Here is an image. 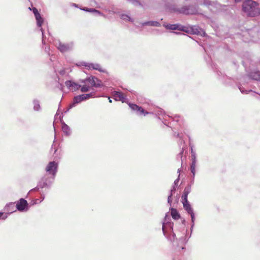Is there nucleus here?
I'll return each mask as SVG.
<instances>
[{
    "label": "nucleus",
    "instance_id": "f257e3e1",
    "mask_svg": "<svg viewBox=\"0 0 260 260\" xmlns=\"http://www.w3.org/2000/svg\"><path fill=\"white\" fill-rule=\"evenodd\" d=\"M67 87L73 91L80 90L82 92H86L93 89V87H100V83L96 84L95 82H64Z\"/></svg>",
    "mask_w": 260,
    "mask_h": 260
},
{
    "label": "nucleus",
    "instance_id": "f03ea898",
    "mask_svg": "<svg viewBox=\"0 0 260 260\" xmlns=\"http://www.w3.org/2000/svg\"><path fill=\"white\" fill-rule=\"evenodd\" d=\"M242 8L247 15L254 17L260 14V9L258 8V4L252 0H244Z\"/></svg>",
    "mask_w": 260,
    "mask_h": 260
},
{
    "label": "nucleus",
    "instance_id": "7ed1b4c3",
    "mask_svg": "<svg viewBox=\"0 0 260 260\" xmlns=\"http://www.w3.org/2000/svg\"><path fill=\"white\" fill-rule=\"evenodd\" d=\"M175 11L184 15H194L198 13V9L196 7L189 5L184 6L180 8H176L175 9Z\"/></svg>",
    "mask_w": 260,
    "mask_h": 260
},
{
    "label": "nucleus",
    "instance_id": "20e7f679",
    "mask_svg": "<svg viewBox=\"0 0 260 260\" xmlns=\"http://www.w3.org/2000/svg\"><path fill=\"white\" fill-rule=\"evenodd\" d=\"M76 66L77 67L84 66L86 69L88 70H94L99 71L100 72H105L106 71L102 69L100 64L98 63H93L87 62L85 61H80L76 63Z\"/></svg>",
    "mask_w": 260,
    "mask_h": 260
},
{
    "label": "nucleus",
    "instance_id": "39448f33",
    "mask_svg": "<svg viewBox=\"0 0 260 260\" xmlns=\"http://www.w3.org/2000/svg\"><path fill=\"white\" fill-rule=\"evenodd\" d=\"M57 163L55 161H51L49 162L46 168V171L49 174L51 175L52 178L55 177V176L57 171Z\"/></svg>",
    "mask_w": 260,
    "mask_h": 260
},
{
    "label": "nucleus",
    "instance_id": "423d86ee",
    "mask_svg": "<svg viewBox=\"0 0 260 260\" xmlns=\"http://www.w3.org/2000/svg\"><path fill=\"white\" fill-rule=\"evenodd\" d=\"M94 92H91L90 93L83 94L75 96L73 99V104L80 103L81 102L94 97Z\"/></svg>",
    "mask_w": 260,
    "mask_h": 260
},
{
    "label": "nucleus",
    "instance_id": "0eeeda50",
    "mask_svg": "<svg viewBox=\"0 0 260 260\" xmlns=\"http://www.w3.org/2000/svg\"><path fill=\"white\" fill-rule=\"evenodd\" d=\"M35 16L36 19L37 20V23L38 26L39 27H41L40 30L41 31L42 34V43H44L45 37H44V30H43V28L41 27L42 24L43 23L44 20L42 18L40 14L36 15Z\"/></svg>",
    "mask_w": 260,
    "mask_h": 260
},
{
    "label": "nucleus",
    "instance_id": "6e6552de",
    "mask_svg": "<svg viewBox=\"0 0 260 260\" xmlns=\"http://www.w3.org/2000/svg\"><path fill=\"white\" fill-rule=\"evenodd\" d=\"M72 44H65L59 42L58 45L57 46V48L61 52H64L72 49Z\"/></svg>",
    "mask_w": 260,
    "mask_h": 260
},
{
    "label": "nucleus",
    "instance_id": "1a4fd4ad",
    "mask_svg": "<svg viewBox=\"0 0 260 260\" xmlns=\"http://www.w3.org/2000/svg\"><path fill=\"white\" fill-rule=\"evenodd\" d=\"M190 30L192 31L193 34L201 35V36H205V32L203 31L200 27L198 26L194 25L191 26L190 27Z\"/></svg>",
    "mask_w": 260,
    "mask_h": 260
},
{
    "label": "nucleus",
    "instance_id": "9d476101",
    "mask_svg": "<svg viewBox=\"0 0 260 260\" xmlns=\"http://www.w3.org/2000/svg\"><path fill=\"white\" fill-rule=\"evenodd\" d=\"M27 202L25 200L21 199L16 204L17 209L19 211H23L27 207Z\"/></svg>",
    "mask_w": 260,
    "mask_h": 260
},
{
    "label": "nucleus",
    "instance_id": "9b49d317",
    "mask_svg": "<svg viewBox=\"0 0 260 260\" xmlns=\"http://www.w3.org/2000/svg\"><path fill=\"white\" fill-rule=\"evenodd\" d=\"M164 27H165L168 29H171V30H182L183 27L178 24H164L163 25Z\"/></svg>",
    "mask_w": 260,
    "mask_h": 260
},
{
    "label": "nucleus",
    "instance_id": "f8f14e48",
    "mask_svg": "<svg viewBox=\"0 0 260 260\" xmlns=\"http://www.w3.org/2000/svg\"><path fill=\"white\" fill-rule=\"evenodd\" d=\"M129 106L131 108L132 110L134 111H137L140 112L142 114H146L148 113L147 111H145L141 107H139L136 104H129Z\"/></svg>",
    "mask_w": 260,
    "mask_h": 260
},
{
    "label": "nucleus",
    "instance_id": "ddd939ff",
    "mask_svg": "<svg viewBox=\"0 0 260 260\" xmlns=\"http://www.w3.org/2000/svg\"><path fill=\"white\" fill-rule=\"evenodd\" d=\"M248 76L250 79L255 81H260V72L258 71H255L250 73L248 75Z\"/></svg>",
    "mask_w": 260,
    "mask_h": 260
},
{
    "label": "nucleus",
    "instance_id": "4468645a",
    "mask_svg": "<svg viewBox=\"0 0 260 260\" xmlns=\"http://www.w3.org/2000/svg\"><path fill=\"white\" fill-rule=\"evenodd\" d=\"M142 26H151L159 27L161 26L160 23L156 21H148L141 23Z\"/></svg>",
    "mask_w": 260,
    "mask_h": 260
},
{
    "label": "nucleus",
    "instance_id": "2eb2a0df",
    "mask_svg": "<svg viewBox=\"0 0 260 260\" xmlns=\"http://www.w3.org/2000/svg\"><path fill=\"white\" fill-rule=\"evenodd\" d=\"M114 96L117 100L121 101L122 102L125 99V95L121 92L116 91Z\"/></svg>",
    "mask_w": 260,
    "mask_h": 260
},
{
    "label": "nucleus",
    "instance_id": "dca6fc26",
    "mask_svg": "<svg viewBox=\"0 0 260 260\" xmlns=\"http://www.w3.org/2000/svg\"><path fill=\"white\" fill-rule=\"evenodd\" d=\"M190 187L187 186L184 188L183 192V194L181 197L182 201L187 200V196H188V194L190 193Z\"/></svg>",
    "mask_w": 260,
    "mask_h": 260
},
{
    "label": "nucleus",
    "instance_id": "f3484780",
    "mask_svg": "<svg viewBox=\"0 0 260 260\" xmlns=\"http://www.w3.org/2000/svg\"><path fill=\"white\" fill-rule=\"evenodd\" d=\"M171 215L174 219L177 220L180 218V215L176 209L171 208Z\"/></svg>",
    "mask_w": 260,
    "mask_h": 260
},
{
    "label": "nucleus",
    "instance_id": "a211bd4d",
    "mask_svg": "<svg viewBox=\"0 0 260 260\" xmlns=\"http://www.w3.org/2000/svg\"><path fill=\"white\" fill-rule=\"evenodd\" d=\"M182 202L183 203L184 208L187 211L188 213L193 211L187 200L182 201Z\"/></svg>",
    "mask_w": 260,
    "mask_h": 260
},
{
    "label": "nucleus",
    "instance_id": "6ab92c4d",
    "mask_svg": "<svg viewBox=\"0 0 260 260\" xmlns=\"http://www.w3.org/2000/svg\"><path fill=\"white\" fill-rule=\"evenodd\" d=\"M121 18L122 20L131 21L132 22L134 21V20L132 18H131L128 15H127L126 14H122L121 15Z\"/></svg>",
    "mask_w": 260,
    "mask_h": 260
},
{
    "label": "nucleus",
    "instance_id": "aec40b11",
    "mask_svg": "<svg viewBox=\"0 0 260 260\" xmlns=\"http://www.w3.org/2000/svg\"><path fill=\"white\" fill-rule=\"evenodd\" d=\"M128 1L135 6H142V4L139 0H128Z\"/></svg>",
    "mask_w": 260,
    "mask_h": 260
},
{
    "label": "nucleus",
    "instance_id": "412c9836",
    "mask_svg": "<svg viewBox=\"0 0 260 260\" xmlns=\"http://www.w3.org/2000/svg\"><path fill=\"white\" fill-rule=\"evenodd\" d=\"M95 80H96V81H101L99 80H98L94 76H90L89 78L86 79L85 80H82L80 81H95Z\"/></svg>",
    "mask_w": 260,
    "mask_h": 260
},
{
    "label": "nucleus",
    "instance_id": "4be33fe9",
    "mask_svg": "<svg viewBox=\"0 0 260 260\" xmlns=\"http://www.w3.org/2000/svg\"><path fill=\"white\" fill-rule=\"evenodd\" d=\"M195 167H196V162L195 161H193L190 167L191 172L192 173L193 175L195 173Z\"/></svg>",
    "mask_w": 260,
    "mask_h": 260
},
{
    "label": "nucleus",
    "instance_id": "5701e85b",
    "mask_svg": "<svg viewBox=\"0 0 260 260\" xmlns=\"http://www.w3.org/2000/svg\"><path fill=\"white\" fill-rule=\"evenodd\" d=\"M92 11V12L99 15H100V16H104V14L101 13L100 11L97 10H95L94 9H93V10Z\"/></svg>",
    "mask_w": 260,
    "mask_h": 260
},
{
    "label": "nucleus",
    "instance_id": "b1692460",
    "mask_svg": "<svg viewBox=\"0 0 260 260\" xmlns=\"http://www.w3.org/2000/svg\"><path fill=\"white\" fill-rule=\"evenodd\" d=\"M188 213L190 215L191 217L192 222L193 223L194 220V214L193 211H192Z\"/></svg>",
    "mask_w": 260,
    "mask_h": 260
},
{
    "label": "nucleus",
    "instance_id": "393cba45",
    "mask_svg": "<svg viewBox=\"0 0 260 260\" xmlns=\"http://www.w3.org/2000/svg\"><path fill=\"white\" fill-rule=\"evenodd\" d=\"M81 10L86 11V12H92L93 9H89L87 8H80Z\"/></svg>",
    "mask_w": 260,
    "mask_h": 260
},
{
    "label": "nucleus",
    "instance_id": "a878e982",
    "mask_svg": "<svg viewBox=\"0 0 260 260\" xmlns=\"http://www.w3.org/2000/svg\"><path fill=\"white\" fill-rule=\"evenodd\" d=\"M32 12H33L35 16H36V15H38V14H40V13H39V12L38 11V9L36 8H32Z\"/></svg>",
    "mask_w": 260,
    "mask_h": 260
},
{
    "label": "nucleus",
    "instance_id": "bb28decb",
    "mask_svg": "<svg viewBox=\"0 0 260 260\" xmlns=\"http://www.w3.org/2000/svg\"><path fill=\"white\" fill-rule=\"evenodd\" d=\"M7 217L6 215H4L3 212H0V218H2L3 219H5Z\"/></svg>",
    "mask_w": 260,
    "mask_h": 260
},
{
    "label": "nucleus",
    "instance_id": "cd10ccee",
    "mask_svg": "<svg viewBox=\"0 0 260 260\" xmlns=\"http://www.w3.org/2000/svg\"><path fill=\"white\" fill-rule=\"evenodd\" d=\"M40 108V105L38 104H36L35 106H34V109L35 110H39Z\"/></svg>",
    "mask_w": 260,
    "mask_h": 260
},
{
    "label": "nucleus",
    "instance_id": "c85d7f7f",
    "mask_svg": "<svg viewBox=\"0 0 260 260\" xmlns=\"http://www.w3.org/2000/svg\"><path fill=\"white\" fill-rule=\"evenodd\" d=\"M72 6H74V7H78L77 5V4H72Z\"/></svg>",
    "mask_w": 260,
    "mask_h": 260
},
{
    "label": "nucleus",
    "instance_id": "c756f323",
    "mask_svg": "<svg viewBox=\"0 0 260 260\" xmlns=\"http://www.w3.org/2000/svg\"><path fill=\"white\" fill-rule=\"evenodd\" d=\"M171 196H172V194H171L170 196H169V197H168V202H169V201H170V199H171Z\"/></svg>",
    "mask_w": 260,
    "mask_h": 260
},
{
    "label": "nucleus",
    "instance_id": "7c9ffc66",
    "mask_svg": "<svg viewBox=\"0 0 260 260\" xmlns=\"http://www.w3.org/2000/svg\"><path fill=\"white\" fill-rule=\"evenodd\" d=\"M173 33L174 34H179V32H175V31H173Z\"/></svg>",
    "mask_w": 260,
    "mask_h": 260
},
{
    "label": "nucleus",
    "instance_id": "2f4dec72",
    "mask_svg": "<svg viewBox=\"0 0 260 260\" xmlns=\"http://www.w3.org/2000/svg\"><path fill=\"white\" fill-rule=\"evenodd\" d=\"M45 51H46V52H48V49H47V48H45Z\"/></svg>",
    "mask_w": 260,
    "mask_h": 260
},
{
    "label": "nucleus",
    "instance_id": "473e14b6",
    "mask_svg": "<svg viewBox=\"0 0 260 260\" xmlns=\"http://www.w3.org/2000/svg\"><path fill=\"white\" fill-rule=\"evenodd\" d=\"M63 71H60V74H63Z\"/></svg>",
    "mask_w": 260,
    "mask_h": 260
},
{
    "label": "nucleus",
    "instance_id": "72a5a7b5",
    "mask_svg": "<svg viewBox=\"0 0 260 260\" xmlns=\"http://www.w3.org/2000/svg\"><path fill=\"white\" fill-rule=\"evenodd\" d=\"M162 230H163V231H164V225H163V226H162Z\"/></svg>",
    "mask_w": 260,
    "mask_h": 260
},
{
    "label": "nucleus",
    "instance_id": "f704fd0d",
    "mask_svg": "<svg viewBox=\"0 0 260 260\" xmlns=\"http://www.w3.org/2000/svg\"><path fill=\"white\" fill-rule=\"evenodd\" d=\"M61 89H62V90H64V89L63 87H62Z\"/></svg>",
    "mask_w": 260,
    "mask_h": 260
},
{
    "label": "nucleus",
    "instance_id": "c9c22d12",
    "mask_svg": "<svg viewBox=\"0 0 260 260\" xmlns=\"http://www.w3.org/2000/svg\"><path fill=\"white\" fill-rule=\"evenodd\" d=\"M109 102H110V103H111V102H112V101L110 100H109Z\"/></svg>",
    "mask_w": 260,
    "mask_h": 260
}]
</instances>
